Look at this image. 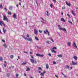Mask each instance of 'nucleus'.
Here are the masks:
<instances>
[{"instance_id": "f257e3e1", "label": "nucleus", "mask_w": 78, "mask_h": 78, "mask_svg": "<svg viewBox=\"0 0 78 78\" xmlns=\"http://www.w3.org/2000/svg\"><path fill=\"white\" fill-rule=\"evenodd\" d=\"M57 49V48L56 47H54L52 48L51 49V51L52 53H56V51H55V50H56Z\"/></svg>"}, {"instance_id": "f03ea898", "label": "nucleus", "mask_w": 78, "mask_h": 78, "mask_svg": "<svg viewBox=\"0 0 78 78\" xmlns=\"http://www.w3.org/2000/svg\"><path fill=\"white\" fill-rule=\"evenodd\" d=\"M3 20L6 21L7 22H8V19L7 18V17H6L4 15H3Z\"/></svg>"}, {"instance_id": "7ed1b4c3", "label": "nucleus", "mask_w": 78, "mask_h": 78, "mask_svg": "<svg viewBox=\"0 0 78 78\" xmlns=\"http://www.w3.org/2000/svg\"><path fill=\"white\" fill-rule=\"evenodd\" d=\"M23 38H24V39H25V40H28V41H29L30 42H31L33 41V40H32V38H29L28 39L25 37H23Z\"/></svg>"}, {"instance_id": "20e7f679", "label": "nucleus", "mask_w": 78, "mask_h": 78, "mask_svg": "<svg viewBox=\"0 0 78 78\" xmlns=\"http://www.w3.org/2000/svg\"><path fill=\"white\" fill-rule=\"evenodd\" d=\"M30 61L31 62H32V63H34V62L35 64H37V62L36 61H34V60L32 59H30Z\"/></svg>"}, {"instance_id": "39448f33", "label": "nucleus", "mask_w": 78, "mask_h": 78, "mask_svg": "<svg viewBox=\"0 0 78 78\" xmlns=\"http://www.w3.org/2000/svg\"><path fill=\"white\" fill-rule=\"evenodd\" d=\"M58 29H59L60 30H63L64 31H67V30H66V28L63 29L62 28L59 27L58 28Z\"/></svg>"}, {"instance_id": "423d86ee", "label": "nucleus", "mask_w": 78, "mask_h": 78, "mask_svg": "<svg viewBox=\"0 0 78 78\" xmlns=\"http://www.w3.org/2000/svg\"><path fill=\"white\" fill-rule=\"evenodd\" d=\"M34 33L35 34L37 35V30L36 29L34 30Z\"/></svg>"}, {"instance_id": "0eeeda50", "label": "nucleus", "mask_w": 78, "mask_h": 78, "mask_svg": "<svg viewBox=\"0 0 78 78\" xmlns=\"http://www.w3.org/2000/svg\"><path fill=\"white\" fill-rule=\"evenodd\" d=\"M72 65L73 66H75V65H77V63H75L73 62V61H72Z\"/></svg>"}, {"instance_id": "6e6552de", "label": "nucleus", "mask_w": 78, "mask_h": 78, "mask_svg": "<svg viewBox=\"0 0 78 78\" xmlns=\"http://www.w3.org/2000/svg\"><path fill=\"white\" fill-rule=\"evenodd\" d=\"M13 17L14 19H16L17 17V16H16V14L14 13V15H13Z\"/></svg>"}, {"instance_id": "1a4fd4ad", "label": "nucleus", "mask_w": 78, "mask_h": 78, "mask_svg": "<svg viewBox=\"0 0 78 78\" xmlns=\"http://www.w3.org/2000/svg\"><path fill=\"white\" fill-rule=\"evenodd\" d=\"M65 3H66V4L68 6H70V3H68L67 2V1H66L65 2Z\"/></svg>"}, {"instance_id": "9d476101", "label": "nucleus", "mask_w": 78, "mask_h": 78, "mask_svg": "<svg viewBox=\"0 0 78 78\" xmlns=\"http://www.w3.org/2000/svg\"><path fill=\"white\" fill-rule=\"evenodd\" d=\"M4 23H3V21H0V25L2 27L3 26V24Z\"/></svg>"}, {"instance_id": "9b49d317", "label": "nucleus", "mask_w": 78, "mask_h": 78, "mask_svg": "<svg viewBox=\"0 0 78 78\" xmlns=\"http://www.w3.org/2000/svg\"><path fill=\"white\" fill-rule=\"evenodd\" d=\"M73 58H74V59L75 60V61H77V57L76 56H74L73 57Z\"/></svg>"}, {"instance_id": "f8f14e48", "label": "nucleus", "mask_w": 78, "mask_h": 78, "mask_svg": "<svg viewBox=\"0 0 78 78\" xmlns=\"http://www.w3.org/2000/svg\"><path fill=\"white\" fill-rule=\"evenodd\" d=\"M73 45H74V47L76 48H77V46L76 45V43H75V42H73Z\"/></svg>"}, {"instance_id": "ddd939ff", "label": "nucleus", "mask_w": 78, "mask_h": 78, "mask_svg": "<svg viewBox=\"0 0 78 78\" xmlns=\"http://www.w3.org/2000/svg\"><path fill=\"white\" fill-rule=\"evenodd\" d=\"M61 21H62V22H66V20H65L63 18H61Z\"/></svg>"}, {"instance_id": "4468645a", "label": "nucleus", "mask_w": 78, "mask_h": 78, "mask_svg": "<svg viewBox=\"0 0 78 78\" xmlns=\"http://www.w3.org/2000/svg\"><path fill=\"white\" fill-rule=\"evenodd\" d=\"M3 46L4 47H5V48H7L8 47V45H6V44H4Z\"/></svg>"}, {"instance_id": "2eb2a0df", "label": "nucleus", "mask_w": 78, "mask_h": 78, "mask_svg": "<svg viewBox=\"0 0 78 78\" xmlns=\"http://www.w3.org/2000/svg\"><path fill=\"white\" fill-rule=\"evenodd\" d=\"M3 32H4V34H5V31H6V30H5V28H3Z\"/></svg>"}, {"instance_id": "dca6fc26", "label": "nucleus", "mask_w": 78, "mask_h": 78, "mask_svg": "<svg viewBox=\"0 0 78 78\" xmlns=\"http://www.w3.org/2000/svg\"><path fill=\"white\" fill-rule=\"evenodd\" d=\"M45 31H46V32H47V33H48V36H50V34L49 33V32H48V30H45Z\"/></svg>"}, {"instance_id": "f3484780", "label": "nucleus", "mask_w": 78, "mask_h": 78, "mask_svg": "<svg viewBox=\"0 0 78 78\" xmlns=\"http://www.w3.org/2000/svg\"><path fill=\"white\" fill-rule=\"evenodd\" d=\"M57 56H58V58H61V57H62L63 56L62 55V54H61L59 55H58Z\"/></svg>"}, {"instance_id": "a211bd4d", "label": "nucleus", "mask_w": 78, "mask_h": 78, "mask_svg": "<svg viewBox=\"0 0 78 78\" xmlns=\"http://www.w3.org/2000/svg\"><path fill=\"white\" fill-rule=\"evenodd\" d=\"M65 67L66 69H69V68H70V67H69V66L67 65Z\"/></svg>"}, {"instance_id": "6ab92c4d", "label": "nucleus", "mask_w": 78, "mask_h": 78, "mask_svg": "<svg viewBox=\"0 0 78 78\" xmlns=\"http://www.w3.org/2000/svg\"><path fill=\"white\" fill-rule=\"evenodd\" d=\"M30 68L28 67L27 68V69H26V71H27V72H28V71H30Z\"/></svg>"}, {"instance_id": "aec40b11", "label": "nucleus", "mask_w": 78, "mask_h": 78, "mask_svg": "<svg viewBox=\"0 0 78 78\" xmlns=\"http://www.w3.org/2000/svg\"><path fill=\"white\" fill-rule=\"evenodd\" d=\"M71 12L72 14L73 15V16H75V14L73 12V10H71Z\"/></svg>"}, {"instance_id": "412c9836", "label": "nucleus", "mask_w": 78, "mask_h": 78, "mask_svg": "<svg viewBox=\"0 0 78 78\" xmlns=\"http://www.w3.org/2000/svg\"><path fill=\"white\" fill-rule=\"evenodd\" d=\"M13 58H14V56L13 55H12L10 56V58H11V59H12Z\"/></svg>"}, {"instance_id": "4be33fe9", "label": "nucleus", "mask_w": 78, "mask_h": 78, "mask_svg": "<svg viewBox=\"0 0 78 78\" xmlns=\"http://www.w3.org/2000/svg\"><path fill=\"white\" fill-rule=\"evenodd\" d=\"M35 39L36 40H37V41H39V38H38L37 37H35Z\"/></svg>"}, {"instance_id": "5701e85b", "label": "nucleus", "mask_w": 78, "mask_h": 78, "mask_svg": "<svg viewBox=\"0 0 78 78\" xmlns=\"http://www.w3.org/2000/svg\"><path fill=\"white\" fill-rule=\"evenodd\" d=\"M46 69H48V67H49L48 65V64H46Z\"/></svg>"}, {"instance_id": "b1692460", "label": "nucleus", "mask_w": 78, "mask_h": 78, "mask_svg": "<svg viewBox=\"0 0 78 78\" xmlns=\"http://www.w3.org/2000/svg\"><path fill=\"white\" fill-rule=\"evenodd\" d=\"M71 44V42H68L67 45L68 46H70Z\"/></svg>"}, {"instance_id": "393cba45", "label": "nucleus", "mask_w": 78, "mask_h": 78, "mask_svg": "<svg viewBox=\"0 0 78 78\" xmlns=\"http://www.w3.org/2000/svg\"><path fill=\"white\" fill-rule=\"evenodd\" d=\"M11 74L9 73H8L7 74V77H9V76H10Z\"/></svg>"}, {"instance_id": "a878e982", "label": "nucleus", "mask_w": 78, "mask_h": 78, "mask_svg": "<svg viewBox=\"0 0 78 78\" xmlns=\"http://www.w3.org/2000/svg\"><path fill=\"white\" fill-rule=\"evenodd\" d=\"M27 64V62H25V63L23 62L22 63V65H26Z\"/></svg>"}, {"instance_id": "bb28decb", "label": "nucleus", "mask_w": 78, "mask_h": 78, "mask_svg": "<svg viewBox=\"0 0 78 78\" xmlns=\"http://www.w3.org/2000/svg\"><path fill=\"white\" fill-rule=\"evenodd\" d=\"M47 13H46V15H47V16H49V15H48V11H47L46 12Z\"/></svg>"}, {"instance_id": "cd10ccee", "label": "nucleus", "mask_w": 78, "mask_h": 78, "mask_svg": "<svg viewBox=\"0 0 78 78\" xmlns=\"http://www.w3.org/2000/svg\"><path fill=\"white\" fill-rule=\"evenodd\" d=\"M68 22H69V23H70L72 25H73V23H72V22L70 21L69 20L68 21Z\"/></svg>"}, {"instance_id": "c85d7f7f", "label": "nucleus", "mask_w": 78, "mask_h": 78, "mask_svg": "<svg viewBox=\"0 0 78 78\" xmlns=\"http://www.w3.org/2000/svg\"><path fill=\"white\" fill-rule=\"evenodd\" d=\"M8 14L9 15H11V12H8Z\"/></svg>"}, {"instance_id": "c756f323", "label": "nucleus", "mask_w": 78, "mask_h": 78, "mask_svg": "<svg viewBox=\"0 0 78 78\" xmlns=\"http://www.w3.org/2000/svg\"><path fill=\"white\" fill-rule=\"evenodd\" d=\"M3 60V58L2 57H0V61H2Z\"/></svg>"}, {"instance_id": "7c9ffc66", "label": "nucleus", "mask_w": 78, "mask_h": 78, "mask_svg": "<svg viewBox=\"0 0 78 78\" xmlns=\"http://www.w3.org/2000/svg\"><path fill=\"white\" fill-rule=\"evenodd\" d=\"M40 54H36V55L37 56H39V55Z\"/></svg>"}, {"instance_id": "2f4dec72", "label": "nucleus", "mask_w": 78, "mask_h": 78, "mask_svg": "<svg viewBox=\"0 0 78 78\" xmlns=\"http://www.w3.org/2000/svg\"><path fill=\"white\" fill-rule=\"evenodd\" d=\"M16 76L17 78L19 76V74H16Z\"/></svg>"}, {"instance_id": "473e14b6", "label": "nucleus", "mask_w": 78, "mask_h": 78, "mask_svg": "<svg viewBox=\"0 0 78 78\" xmlns=\"http://www.w3.org/2000/svg\"><path fill=\"white\" fill-rule=\"evenodd\" d=\"M39 33H42V31H41L40 30H39Z\"/></svg>"}, {"instance_id": "72a5a7b5", "label": "nucleus", "mask_w": 78, "mask_h": 78, "mask_svg": "<svg viewBox=\"0 0 78 78\" xmlns=\"http://www.w3.org/2000/svg\"><path fill=\"white\" fill-rule=\"evenodd\" d=\"M50 39H51V41H52V42H54V41L53 40V39L50 38Z\"/></svg>"}, {"instance_id": "f704fd0d", "label": "nucleus", "mask_w": 78, "mask_h": 78, "mask_svg": "<svg viewBox=\"0 0 78 78\" xmlns=\"http://www.w3.org/2000/svg\"><path fill=\"white\" fill-rule=\"evenodd\" d=\"M38 69H39V70H42V68H41V67H39L38 68Z\"/></svg>"}, {"instance_id": "c9c22d12", "label": "nucleus", "mask_w": 78, "mask_h": 78, "mask_svg": "<svg viewBox=\"0 0 78 78\" xmlns=\"http://www.w3.org/2000/svg\"><path fill=\"white\" fill-rule=\"evenodd\" d=\"M40 75L41 76H44V74L43 73H41V74H40Z\"/></svg>"}, {"instance_id": "e433bc0d", "label": "nucleus", "mask_w": 78, "mask_h": 78, "mask_svg": "<svg viewBox=\"0 0 78 78\" xmlns=\"http://www.w3.org/2000/svg\"><path fill=\"white\" fill-rule=\"evenodd\" d=\"M40 57H43L44 56L43 55H39V56Z\"/></svg>"}, {"instance_id": "4c0bfd02", "label": "nucleus", "mask_w": 78, "mask_h": 78, "mask_svg": "<svg viewBox=\"0 0 78 78\" xmlns=\"http://www.w3.org/2000/svg\"><path fill=\"white\" fill-rule=\"evenodd\" d=\"M50 6L51 8H52V7H53V4H51L50 5Z\"/></svg>"}, {"instance_id": "58836bf2", "label": "nucleus", "mask_w": 78, "mask_h": 78, "mask_svg": "<svg viewBox=\"0 0 78 78\" xmlns=\"http://www.w3.org/2000/svg\"><path fill=\"white\" fill-rule=\"evenodd\" d=\"M0 7L1 8H2V7H3V5L2 4H1Z\"/></svg>"}, {"instance_id": "ea45409f", "label": "nucleus", "mask_w": 78, "mask_h": 78, "mask_svg": "<svg viewBox=\"0 0 78 78\" xmlns=\"http://www.w3.org/2000/svg\"><path fill=\"white\" fill-rule=\"evenodd\" d=\"M27 37H30V35L28 34H27Z\"/></svg>"}, {"instance_id": "a19ab883", "label": "nucleus", "mask_w": 78, "mask_h": 78, "mask_svg": "<svg viewBox=\"0 0 78 78\" xmlns=\"http://www.w3.org/2000/svg\"><path fill=\"white\" fill-rule=\"evenodd\" d=\"M48 55L49 56H51V54L50 53H49Z\"/></svg>"}, {"instance_id": "79ce46f5", "label": "nucleus", "mask_w": 78, "mask_h": 78, "mask_svg": "<svg viewBox=\"0 0 78 78\" xmlns=\"http://www.w3.org/2000/svg\"><path fill=\"white\" fill-rule=\"evenodd\" d=\"M9 9H12V6H10L9 7Z\"/></svg>"}, {"instance_id": "37998d69", "label": "nucleus", "mask_w": 78, "mask_h": 78, "mask_svg": "<svg viewBox=\"0 0 78 78\" xmlns=\"http://www.w3.org/2000/svg\"><path fill=\"white\" fill-rule=\"evenodd\" d=\"M67 15L68 16L69 18H70V15H69V14H67Z\"/></svg>"}, {"instance_id": "c03bdc74", "label": "nucleus", "mask_w": 78, "mask_h": 78, "mask_svg": "<svg viewBox=\"0 0 78 78\" xmlns=\"http://www.w3.org/2000/svg\"><path fill=\"white\" fill-rule=\"evenodd\" d=\"M65 7H63L62 8V9H65Z\"/></svg>"}, {"instance_id": "a18cd8bd", "label": "nucleus", "mask_w": 78, "mask_h": 78, "mask_svg": "<svg viewBox=\"0 0 78 78\" xmlns=\"http://www.w3.org/2000/svg\"><path fill=\"white\" fill-rule=\"evenodd\" d=\"M23 52H24V53H26V54H27V53H28V52H27L23 51Z\"/></svg>"}, {"instance_id": "49530a36", "label": "nucleus", "mask_w": 78, "mask_h": 78, "mask_svg": "<svg viewBox=\"0 0 78 78\" xmlns=\"http://www.w3.org/2000/svg\"><path fill=\"white\" fill-rule=\"evenodd\" d=\"M3 25L4 27H6V26H5V24L4 23H3Z\"/></svg>"}, {"instance_id": "de8ad7c7", "label": "nucleus", "mask_w": 78, "mask_h": 78, "mask_svg": "<svg viewBox=\"0 0 78 78\" xmlns=\"http://www.w3.org/2000/svg\"><path fill=\"white\" fill-rule=\"evenodd\" d=\"M62 74L65 77H66V75H64V73H62Z\"/></svg>"}, {"instance_id": "09e8293b", "label": "nucleus", "mask_w": 78, "mask_h": 78, "mask_svg": "<svg viewBox=\"0 0 78 78\" xmlns=\"http://www.w3.org/2000/svg\"><path fill=\"white\" fill-rule=\"evenodd\" d=\"M46 42L47 44H49V41H47Z\"/></svg>"}, {"instance_id": "8fccbe9b", "label": "nucleus", "mask_w": 78, "mask_h": 78, "mask_svg": "<svg viewBox=\"0 0 78 78\" xmlns=\"http://www.w3.org/2000/svg\"><path fill=\"white\" fill-rule=\"evenodd\" d=\"M30 56H31V58H32V59H33L34 58V57H33V56L30 55Z\"/></svg>"}, {"instance_id": "3c124183", "label": "nucleus", "mask_w": 78, "mask_h": 78, "mask_svg": "<svg viewBox=\"0 0 78 78\" xmlns=\"http://www.w3.org/2000/svg\"><path fill=\"white\" fill-rule=\"evenodd\" d=\"M53 63L54 64H56V62H53Z\"/></svg>"}, {"instance_id": "603ef678", "label": "nucleus", "mask_w": 78, "mask_h": 78, "mask_svg": "<svg viewBox=\"0 0 78 78\" xmlns=\"http://www.w3.org/2000/svg\"><path fill=\"white\" fill-rule=\"evenodd\" d=\"M4 10H5V11H8V10H7V9L6 8H4Z\"/></svg>"}, {"instance_id": "864d4df0", "label": "nucleus", "mask_w": 78, "mask_h": 78, "mask_svg": "<svg viewBox=\"0 0 78 78\" xmlns=\"http://www.w3.org/2000/svg\"><path fill=\"white\" fill-rule=\"evenodd\" d=\"M44 34H47V33L46 32H45V30L44 31Z\"/></svg>"}, {"instance_id": "5fc2aeb1", "label": "nucleus", "mask_w": 78, "mask_h": 78, "mask_svg": "<svg viewBox=\"0 0 78 78\" xmlns=\"http://www.w3.org/2000/svg\"><path fill=\"white\" fill-rule=\"evenodd\" d=\"M53 1V2H55V3H56V0H52Z\"/></svg>"}, {"instance_id": "6e6d98bb", "label": "nucleus", "mask_w": 78, "mask_h": 78, "mask_svg": "<svg viewBox=\"0 0 78 78\" xmlns=\"http://www.w3.org/2000/svg\"><path fill=\"white\" fill-rule=\"evenodd\" d=\"M4 66L5 67H6V65H5V64H4Z\"/></svg>"}, {"instance_id": "4d7b16f0", "label": "nucleus", "mask_w": 78, "mask_h": 78, "mask_svg": "<svg viewBox=\"0 0 78 78\" xmlns=\"http://www.w3.org/2000/svg\"><path fill=\"white\" fill-rule=\"evenodd\" d=\"M2 41H3V42H5V41L4 40H2Z\"/></svg>"}, {"instance_id": "13d9d810", "label": "nucleus", "mask_w": 78, "mask_h": 78, "mask_svg": "<svg viewBox=\"0 0 78 78\" xmlns=\"http://www.w3.org/2000/svg\"><path fill=\"white\" fill-rule=\"evenodd\" d=\"M45 73H46V72H45V71H44V72H43V73L44 74Z\"/></svg>"}, {"instance_id": "bf43d9fd", "label": "nucleus", "mask_w": 78, "mask_h": 78, "mask_svg": "<svg viewBox=\"0 0 78 78\" xmlns=\"http://www.w3.org/2000/svg\"><path fill=\"white\" fill-rule=\"evenodd\" d=\"M41 19L43 20V21H44V19H43V18H42V17H41Z\"/></svg>"}, {"instance_id": "052dcab7", "label": "nucleus", "mask_w": 78, "mask_h": 78, "mask_svg": "<svg viewBox=\"0 0 78 78\" xmlns=\"http://www.w3.org/2000/svg\"><path fill=\"white\" fill-rule=\"evenodd\" d=\"M55 76L56 78H58V76H57L56 75H55Z\"/></svg>"}, {"instance_id": "680f3d73", "label": "nucleus", "mask_w": 78, "mask_h": 78, "mask_svg": "<svg viewBox=\"0 0 78 78\" xmlns=\"http://www.w3.org/2000/svg\"><path fill=\"white\" fill-rule=\"evenodd\" d=\"M16 6L17 7V8L19 7V5H18V4H16Z\"/></svg>"}, {"instance_id": "e2e57ef3", "label": "nucleus", "mask_w": 78, "mask_h": 78, "mask_svg": "<svg viewBox=\"0 0 78 78\" xmlns=\"http://www.w3.org/2000/svg\"><path fill=\"white\" fill-rule=\"evenodd\" d=\"M19 5L20 6H21V3H20V2H19Z\"/></svg>"}, {"instance_id": "0e129e2a", "label": "nucleus", "mask_w": 78, "mask_h": 78, "mask_svg": "<svg viewBox=\"0 0 78 78\" xmlns=\"http://www.w3.org/2000/svg\"><path fill=\"white\" fill-rule=\"evenodd\" d=\"M30 55H31L32 54V52H30Z\"/></svg>"}, {"instance_id": "69168bd1", "label": "nucleus", "mask_w": 78, "mask_h": 78, "mask_svg": "<svg viewBox=\"0 0 78 78\" xmlns=\"http://www.w3.org/2000/svg\"><path fill=\"white\" fill-rule=\"evenodd\" d=\"M24 76H27V75L26 74V73L24 74Z\"/></svg>"}, {"instance_id": "338daca9", "label": "nucleus", "mask_w": 78, "mask_h": 78, "mask_svg": "<svg viewBox=\"0 0 78 78\" xmlns=\"http://www.w3.org/2000/svg\"><path fill=\"white\" fill-rule=\"evenodd\" d=\"M18 59H20V57L19 56H18Z\"/></svg>"}, {"instance_id": "774afa93", "label": "nucleus", "mask_w": 78, "mask_h": 78, "mask_svg": "<svg viewBox=\"0 0 78 78\" xmlns=\"http://www.w3.org/2000/svg\"><path fill=\"white\" fill-rule=\"evenodd\" d=\"M58 27H60V25H58Z\"/></svg>"}]
</instances>
